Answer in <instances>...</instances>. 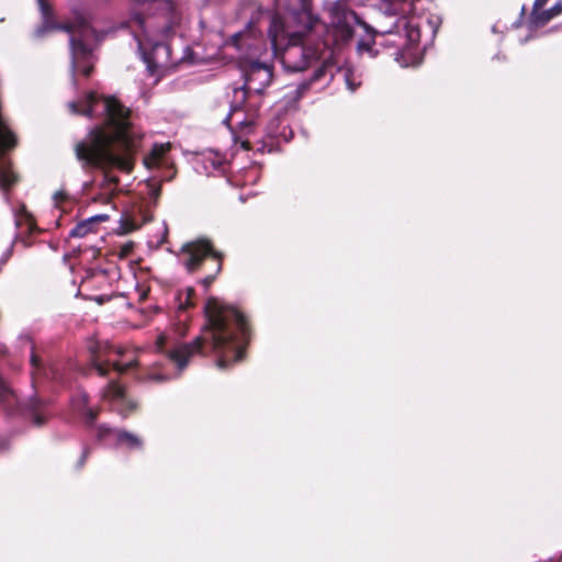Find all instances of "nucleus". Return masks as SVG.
<instances>
[{
    "label": "nucleus",
    "instance_id": "f257e3e1",
    "mask_svg": "<svg viewBox=\"0 0 562 562\" xmlns=\"http://www.w3.org/2000/svg\"><path fill=\"white\" fill-rule=\"evenodd\" d=\"M69 110L89 117L102 116L105 126L93 128L76 145L77 158L88 166L97 167L102 179L94 181L93 202L108 204L119 191V178L114 169L131 172L134 168L136 140L130 123V111L116 99L89 93L82 101L69 102Z\"/></svg>",
    "mask_w": 562,
    "mask_h": 562
},
{
    "label": "nucleus",
    "instance_id": "f03ea898",
    "mask_svg": "<svg viewBox=\"0 0 562 562\" xmlns=\"http://www.w3.org/2000/svg\"><path fill=\"white\" fill-rule=\"evenodd\" d=\"M300 9L296 11V19L303 22L305 30L313 33H322V46L325 47L324 61L325 66L318 69L307 86L317 81H328L334 77L335 65L338 63L336 56L340 50L350 43L355 29L362 24L361 20L348 5L347 0H336L327 4V22L321 23L319 20L312 14L311 0H296Z\"/></svg>",
    "mask_w": 562,
    "mask_h": 562
},
{
    "label": "nucleus",
    "instance_id": "7ed1b4c3",
    "mask_svg": "<svg viewBox=\"0 0 562 562\" xmlns=\"http://www.w3.org/2000/svg\"><path fill=\"white\" fill-rule=\"evenodd\" d=\"M313 34L311 30L304 29L302 21L296 19V11L288 22H283L279 16H273L269 27L273 55L280 59L286 71H303L318 61L321 65L314 72L326 67L325 47L319 48L318 44L314 45Z\"/></svg>",
    "mask_w": 562,
    "mask_h": 562
},
{
    "label": "nucleus",
    "instance_id": "20e7f679",
    "mask_svg": "<svg viewBox=\"0 0 562 562\" xmlns=\"http://www.w3.org/2000/svg\"><path fill=\"white\" fill-rule=\"evenodd\" d=\"M213 353L220 369L239 361L248 339L247 322L237 310L213 297Z\"/></svg>",
    "mask_w": 562,
    "mask_h": 562
},
{
    "label": "nucleus",
    "instance_id": "39448f33",
    "mask_svg": "<svg viewBox=\"0 0 562 562\" xmlns=\"http://www.w3.org/2000/svg\"><path fill=\"white\" fill-rule=\"evenodd\" d=\"M414 10V3H403L401 9L403 16L395 22V31H389V34L395 38L387 40V43L398 48L395 59L403 67L411 64V48L420 41L423 34L434 35L435 33L429 18L424 14L417 15Z\"/></svg>",
    "mask_w": 562,
    "mask_h": 562
},
{
    "label": "nucleus",
    "instance_id": "423d86ee",
    "mask_svg": "<svg viewBox=\"0 0 562 562\" xmlns=\"http://www.w3.org/2000/svg\"><path fill=\"white\" fill-rule=\"evenodd\" d=\"M70 33L71 47V67L72 70L81 71L85 76H89L92 70V64L89 61L91 52L88 47L89 40L93 36L92 29L86 23L80 22L78 25H56Z\"/></svg>",
    "mask_w": 562,
    "mask_h": 562
},
{
    "label": "nucleus",
    "instance_id": "0eeeda50",
    "mask_svg": "<svg viewBox=\"0 0 562 562\" xmlns=\"http://www.w3.org/2000/svg\"><path fill=\"white\" fill-rule=\"evenodd\" d=\"M202 344V339L196 337L190 344H179L175 346L167 352V357L176 366L177 373L171 374L162 371L161 367L157 364L145 374L143 380L151 383H162L175 376H178L180 372L187 367L190 358L200 352Z\"/></svg>",
    "mask_w": 562,
    "mask_h": 562
},
{
    "label": "nucleus",
    "instance_id": "6e6552de",
    "mask_svg": "<svg viewBox=\"0 0 562 562\" xmlns=\"http://www.w3.org/2000/svg\"><path fill=\"white\" fill-rule=\"evenodd\" d=\"M243 71L245 77V86L244 89L235 92L236 98H238V95L241 99L245 97L250 98V94L252 93H261L272 79L271 67L266 63L250 60L249 63H245L243 65Z\"/></svg>",
    "mask_w": 562,
    "mask_h": 562
},
{
    "label": "nucleus",
    "instance_id": "1a4fd4ad",
    "mask_svg": "<svg viewBox=\"0 0 562 562\" xmlns=\"http://www.w3.org/2000/svg\"><path fill=\"white\" fill-rule=\"evenodd\" d=\"M144 63L151 76L159 80L173 66L170 47L165 43H156L149 49L139 42Z\"/></svg>",
    "mask_w": 562,
    "mask_h": 562
},
{
    "label": "nucleus",
    "instance_id": "9d476101",
    "mask_svg": "<svg viewBox=\"0 0 562 562\" xmlns=\"http://www.w3.org/2000/svg\"><path fill=\"white\" fill-rule=\"evenodd\" d=\"M211 252V245L206 239H198L184 244L179 252V259L190 272L198 270Z\"/></svg>",
    "mask_w": 562,
    "mask_h": 562
},
{
    "label": "nucleus",
    "instance_id": "9b49d317",
    "mask_svg": "<svg viewBox=\"0 0 562 562\" xmlns=\"http://www.w3.org/2000/svg\"><path fill=\"white\" fill-rule=\"evenodd\" d=\"M102 396L105 401L111 402L113 409L123 416H127L137 407V403L128 398L124 389L116 382H110Z\"/></svg>",
    "mask_w": 562,
    "mask_h": 562
},
{
    "label": "nucleus",
    "instance_id": "f8f14e48",
    "mask_svg": "<svg viewBox=\"0 0 562 562\" xmlns=\"http://www.w3.org/2000/svg\"><path fill=\"white\" fill-rule=\"evenodd\" d=\"M106 435H111L114 437L115 442L120 447H124L130 450H142L143 449V439L134 434L130 432L127 430L123 429H112L106 427H100L99 429V436L104 437Z\"/></svg>",
    "mask_w": 562,
    "mask_h": 562
},
{
    "label": "nucleus",
    "instance_id": "ddd939ff",
    "mask_svg": "<svg viewBox=\"0 0 562 562\" xmlns=\"http://www.w3.org/2000/svg\"><path fill=\"white\" fill-rule=\"evenodd\" d=\"M255 122V111L238 104L234 105L232 112L224 119V123L234 124L241 128L249 127Z\"/></svg>",
    "mask_w": 562,
    "mask_h": 562
},
{
    "label": "nucleus",
    "instance_id": "4468645a",
    "mask_svg": "<svg viewBox=\"0 0 562 562\" xmlns=\"http://www.w3.org/2000/svg\"><path fill=\"white\" fill-rule=\"evenodd\" d=\"M25 415L35 426H42L48 418L46 404L37 397H33L25 406Z\"/></svg>",
    "mask_w": 562,
    "mask_h": 562
},
{
    "label": "nucleus",
    "instance_id": "2eb2a0df",
    "mask_svg": "<svg viewBox=\"0 0 562 562\" xmlns=\"http://www.w3.org/2000/svg\"><path fill=\"white\" fill-rule=\"evenodd\" d=\"M108 366H112L113 369L119 373H124L130 368L136 366L135 359H130L127 361H121L119 359H113L111 356H109L105 360V363H97L95 370L97 372L104 376L108 373Z\"/></svg>",
    "mask_w": 562,
    "mask_h": 562
},
{
    "label": "nucleus",
    "instance_id": "dca6fc26",
    "mask_svg": "<svg viewBox=\"0 0 562 562\" xmlns=\"http://www.w3.org/2000/svg\"><path fill=\"white\" fill-rule=\"evenodd\" d=\"M16 181V177L11 170L10 164L0 157V188L3 190L9 189Z\"/></svg>",
    "mask_w": 562,
    "mask_h": 562
},
{
    "label": "nucleus",
    "instance_id": "f3484780",
    "mask_svg": "<svg viewBox=\"0 0 562 562\" xmlns=\"http://www.w3.org/2000/svg\"><path fill=\"white\" fill-rule=\"evenodd\" d=\"M562 12V2L555 3L550 10L542 12H532L531 16L537 25H544L554 16L559 15Z\"/></svg>",
    "mask_w": 562,
    "mask_h": 562
},
{
    "label": "nucleus",
    "instance_id": "a211bd4d",
    "mask_svg": "<svg viewBox=\"0 0 562 562\" xmlns=\"http://www.w3.org/2000/svg\"><path fill=\"white\" fill-rule=\"evenodd\" d=\"M338 72H340L345 79L347 88L355 92L361 86L360 75L351 68H339Z\"/></svg>",
    "mask_w": 562,
    "mask_h": 562
},
{
    "label": "nucleus",
    "instance_id": "6ab92c4d",
    "mask_svg": "<svg viewBox=\"0 0 562 562\" xmlns=\"http://www.w3.org/2000/svg\"><path fill=\"white\" fill-rule=\"evenodd\" d=\"M0 403H2L4 407L8 409L16 403V397L14 393L2 381H0Z\"/></svg>",
    "mask_w": 562,
    "mask_h": 562
},
{
    "label": "nucleus",
    "instance_id": "aec40b11",
    "mask_svg": "<svg viewBox=\"0 0 562 562\" xmlns=\"http://www.w3.org/2000/svg\"><path fill=\"white\" fill-rule=\"evenodd\" d=\"M91 231V221L79 223L70 231L71 237H83Z\"/></svg>",
    "mask_w": 562,
    "mask_h": 562
},
{
    "label": "nucleus",
    "instance_id": "412c9836",
    "mask_svg": "<svg viewBox=\"0 0 562 562\" xmlns=\"http://www.w3.org/2000/svg\"><path fill=\"white\" fill-rule=\"evenodd\" d=\"M248 35L247 34H236L234 36V44L236 45V47L238 48H241L244 46H247L248 48L251 49V44L248 43Z\"/></svg>",
    "mask_w": 562,
    "mask_h": 562
},
{
    "label": "nucleus",
    "instance_id": "4be33fe9",
    "mask_svg": "<svg viewBox=\"0 0 562 562\" xmlns=\"http://www.w3.org/2000/svg\"><path fill=\"white\" fill-rule=\"evenodd\" d=\"M38 2V5H40V9L42 11V14H43V18H44V22L45 24L48 23V18H49V13H50V9L48 7V4L46 3L45 0H37Z\"/></svg>",
    "mask_w": 562,
    "mask_h": 562
},
{
    "label": "nucleus",
    "instance_id": "5701e85b",
    "mask_svg": "<svg viewBox=\"0 0 562 562\" xmlns=\"http://www.w3.org/2000/svg\"><path fill=\"white\" fill-rule=\"evenodd\" d=\"M133 248H134L133 243H126V244L122 245L120 248V252H119L120 257H127L132 252Z\"/></svg>",
    "mask_w": 562,
    "mask_h": 562
},
{
    "label": "nucleus",
    "instance_id": "b1692460",
    "mask_svg": "<svg viewBox=\"0 0 562 562\" xmlns=\"http://www.w3.org/2000/svg\"><path fill=\"white\" fill-rule=\"evenodd\" d=\"M204 312H205V318H206L205 327H207L211 325V299H207L205 301Z\"/></svg>",
    "mask_w": 562,
    "mask_h": 562
},
{
    "label": "nucleus",
    "instance_id": "393cba45",
    "mask_svg": "<svg viewBox=\"0 0 562 562\" xmlns=\"http://www.w3.org/2000/svg\"><path fill=\"white\" fill-rule=\"evenodd\" d=\"M85 418L88 424H92L97 417V412L92 408H85Z\"/></svg>",
    "mask_w": 562,
    "mask_h": 562
},
{
    "label": "nucleus",
    "instance_id": "a878e982",
    "mask_svg": "<svg viewBox=\"0 0 562 562\" xmlns=\"http://www.w3.org/2000/svg\"><path fill=\"white\" fill-rule=\"evenodd\" d=\"M67 198H68L67 193L63 190L57 191L54 194V201H55L56 205H58L61 201H65Z\"/></svg>",
    "mask_w": 562,
    "mask_h": 562
},
{
    "label": "nucleus",
    "instance_id": "bb28decb",
    "mask_svg": "<svg viewBox=\"0 0 562 562\" xmlns=\"http://www.w3.org/2000/svg\"><path fill=\"white\" fill-rule=\"evenodd\" d=\"M165 341H166V336L165 335H159L157 337V340H156V348L158 351H161L162 350V347L165 345Z\"/></svg>",
    "mask_w": 562,
    "mask_h": 562
},
{
    "label": "nucleus",
    "instance_id": "cd10ccee",
    "mask_svg": "<svg viewBox=\"0 0 562 562\" xmlns=\"http://www.w3.org/2000/svg\"><path fill=\"white\" fill-rule=\"evenodd\" d=\"M548 0H536L535 3H533V10L532 12H538L540 11L543 5L547 3Z\"/></svg>",
    "mask_w": 562,
    "mask_h": 562
},
{
    "label": "nucleus",
    "instance_id": "c85d7f7f",
    "mask_svg": "<svg viewBox=\"0 0 562 562\" xmlns=\"http://www.w3.org/2000/svg\"><path fill=\"white\" fill-rule=\"evenodd\" d=\"M166 151V148L164 145L159 146V147H155L154 149V155L160 157L164 155V153Z\"/></svg>",
    "mask_w": 562,
    "mask_h": 562
},
{
    "label": "nucleus",
    "instance_id": "c756f323",
    "mask_svg": "<svg viewBox=\"0 0 562 562\" xmlns=\"http://www.w3.org/2000/svg\"><path fill=\"white\" fill-rule=\"evenodd\" d=\"M108 218H109L108 215L101 214V215H97V216L91 217L90 221L92 223L93 221H106Z\"/></svg>",
    "mask_w": 562,
    "mask_h": 562
},
{
    "label": "nucleus",
    "instance_id": "7c9ffc66",
    "mask_svg": "<svg viewBox=\"0 0 562 562\" xmlns=\"http://www.w3.org/2000/svg\"><path fill=\"white\" fill-rule=\"evenodd\" d=\"M31 362H32L33 368H35V369L38 368V359L34 353H32Z\"/></svg>",
    "mask_w": 562,
    "mask_h": 562
},
{
    "label": "nucleus",
    "instance_id": "2f4dec72",
    "mask_svg": "<svg viewBox=\"0 0 562 562\" xmlns=\"http://www.w3.org/2000/svg\"><path fill=\"white\" fill-rule=\"evenodd\" d=\"M113 352L117 355L119 357H122L125 353V350L121 347H116L113 349Z\"/></svg>",
    "mask_w": 562,
    "mask_h": 562
},
{
    "label": "nucleus",
    "instance_id": "473e14b6",
    "mask_svg": "<svg viewBox=\"0 0 562 562\" xmlns=\"http://www.w3.org/2000/svg\"><path fill=\"white\" fill-rule=\"evenodd\" d=\"M358 48H359V50H363V49L370 50L369 46L367 44H363V43H359Z\"/></svg>",
    "mask_w": 562,
    "mask_h": 562
},
{
    "label": "nucleus",
    "instance_id": "72a5a7b5",
    "mask_svg": "<svg viewBox=\"0 0 562 562\" xmlns=\"http://www.w3.org/2000/svg\"><path fill=\"white\" fill-rule=\"evenodd\" d=\"M212 255H213V259H222L221 254H218L217 251H215V249H214V248H213Z\"/></svg>",
    "mask_w": 562,
    "mask_h": 562
},
{
    "label": "nucleus",
    "instance_id": "f704fd0d",
    "mask_svg": "<svg viewBox=\"0 0 562 562\" xmlns=\"http://www.w3.org/2000/svg\"><path fill=\"white\" fill-rule=\"evenodd\" d=\"M134 20H135V22H136V23H138L139 25H142V24H143V20L140 19V16H139V15H135Z\"/></svg>",
    "mask_w": 562,
    "mask_h": 562
},
{
    "label": "nucleus",
    "instance_id": "c9c22d12",
    "mask_svg": "<svg viewBox=\"0 0 562 562\" xmlns=\"http://www.w3.org/2000/svg\"><path fill=\"white\" fill-rule=\"evenodd\" d=\"M5 441L3 439H0V451L5 448Z\"/></svg>",
    "mask_w": 562,
    "mask_h": 562
},
{
    "label": "nucleus",
    "instance_id": "e433bc0d",
    "mask_svg": "<svg viewBox=\"0 0 562 562\" xmlns=\"http://www.w3.org/2000/svg\"><path fill=\"white\" fill-rule=\"evenodd\" d=\"M87 456H88V451H87V450H85V452H83V454H82V458H81V461H82V462H83V460L87 458Z\"/></svg>",
    "mask_w": 562,
    "mask_h": 562
},
{
    "label": "nucleus",
    "instance_id": "4c0bfd02",
    "mask_svg": "<svg viewBox=\"0 0 562 562\" xmlns=\"http://www.w3.org/2000/svg\"><path fill=\"white\" fill-rule=\"evenodd\" d=\"M82 402L86 403L87 402V396L86 395H82Z\"/></svg>",
    "mask_w": 562,
    "mask_h": 562
},
{
    "label": "nucleus",
    "instance_id": "58836bf2",
    "mask_svg": "<svg viewBox=\"0 0 562 562\" xmlns=\"http://www.w3.org/2000/svg\"><path fill=\"white\" fill-rule=\"evenodd\" d=\"M221 270H222V267H221V265H218L217 272H220Z\"/></svg>",
    "mask_w": 562,
    "mask_h": 562
}]
</instances>
